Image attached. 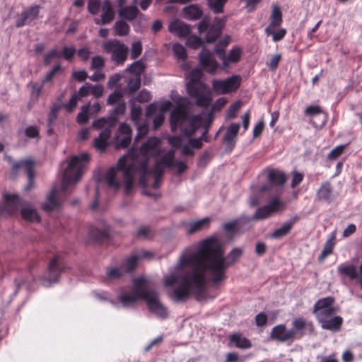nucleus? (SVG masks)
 <instances>
[{"label": "nucleus", "instance_id": "obj_1", "mask_svg": "<svg viewBox=\"0 0 362 362\" xmlns=\"http://www.w3.org/2000/svg\"><path fill=\"white\" fill-rule=\"evenodd\" d=\"M242 254V250L235 247L224 257L221 244L213 237L202 241L194 251L192 248L186 249L174 271L164 277L166 287L180 282V286L169 293L170 298L175 303H183L192 295L197 301L206 300L208 279L214 285L224 281L227 269Z\"/></svg>", "mask_w": 362, "mask_h": 362}, {"label": "nucleus", "instance_id": "obj_9", "mask_svg": "<svg viewBox=\"0 0 362 362\" xmlns=\"http://www.w3.org/2000/svg\"><path fill=\"white\" fill-rule=\"evenodd\" d=\"M144 300L150 313L160 319L167 317L168 309L160 302L159 293L156 290L146 287Z\"/></svg>", "mask_w": 362, "mask_h": 362}, {"label": "nucleus", "instance_id": "obj_58", "mask_svg": "<svg viewBox=\"0 0 362 362\" xmlns=\"http://www.w3.org/2000/svg\"><path fill=\"white\" fill-rule=\"evenodd\" d=\"M122 100V94L118 91H115L108 96L107 103L108 105H115Z\"/></svg>", "mask_w": 362, "mask_h": 362}, {"label": "nucleus", "instance_id": "obj_8", "mask_svg": "<svg viewBox=\"0 0 362 362\" xmlns=\"http://www.w3.org/2000/svg\"><path fill=\"white\" fill-rule=\"evenodd\" d=\"M216 24L210 25L207 17H204L198 25V31L202 35L206 32L205 40L214 42L220 36L226 23V17L216 18Z\"/></svg>", "mask_w": 362, "mask_h": 362}, {"label": "nucleus", "instance_id": "obj_60", "mask_svg": "<svg viewBox=\"0 0 362 362\" xmlns=\"http://www.w3.org/2000/svg\"><path fill=\"white\" fill-rule=\"evenodd\" d=\"M142 115V108L140 106H133L131 109V118L138 124Z\"/></svg>", "mask_w": 362, "mask_h": 362}, {"label": "nucleus", "instance_id": "obj_2", "mask_svg": "<svg viewBox=\"0 0 362 362\" xmlns=\"http://www.w3.org/2000/svg\"><path fill=\"white\" fill-rule=\"evenodd\" d=\"M148 158H143L141 160H133L127 164L125 157L120 158L115 167L110 168L105 174V180L110 187L117 190L121 183L117 180L122 177L126 193H129L133 187L134 177H139V184L143 187H147V175L150 173L148 168Z\"/></svg>", "mask_w": 362, "mask_h": 362}, {"label": "nucleus", "instance_id": "obj_6", "mask_svg": "<svg viewBox=\"0 0 362 362\" xmlns=\"http://www.w3.org/2000/svg\"><path fill=\"white\" fill-rule=\"evenodd\" d=\"M67 269L66 264L60 260L59 256H55L49 262L47 273L40 278L41 284L49 287L59 282L60 275Z\"/></svg>", "mask_w": 362, "mask_h": 362}, {"label": "nucleus", "instance_id": "obj_36", "mask_svg": "<svg viewBox=\"0 0 362 362\" xmlns=\"http://www.w3.org/2000/svg\"><path fill=\"white\" fill-rule=\"evenodd\" d=\"M90 235L94 240L98 242L106 240L110 237V228L107 226L103 229L98 228H92L90 231Z\"/></svg>", "mask_w": 362, "mask_h": 362}, {"label": "nucleus", "instance_id": "obj_24", "mask_svg": "<svg viewBox=\"0 0 362 362\" xmlns=\"http://www.w3.org/2000/svg\"><path fill=\"white\" fill-rule=\"evenodd\" d=\"M210 221V218L205 217L198 221H192L185 223V226L187 230V233L192 235L197 231L209 228Z\"/></svg>", "mask_w": 362, "mask_h": 362}, {"label": "nucleus", "instance_id": "obj_62", "mask_svg": "<svg viewBox=\"0 0 362 362\" xmlns=\"http://www.w3.org/2000/svg\"><path fill=\"white\" fill-rule=\"evenodd\" d=\"M127 85L130 92H136L139 89L141 86V78L136 77L135 78L129 79L127 83Z\"/></svg>", "mask_w": 362, "mask_h": 362}, {"label": "nucleus", "instance_id": "obj_37", "mask_svg": "<svg viewBox=\"0 0 362 362\" xmlns=\"http://www.w3.org/2000/svg\"><path fill=\"white\" fill-rule=\"evenodd\" d=\"M240 55H241L240 48L238 47H233L230 50L227 56H226V57L224 59V61L223 63V69H226L229 66L230 63L238 62L240 59Z\"/></svg>", "mask_w": 362, "mask_h": 362}, {"label": "nucleus", "instance_id": "obj_10", "mask_svg": "<svg viewBox=\"0 0 362 362\" xmlns=\"http://www.w3.org/2000/svg\"><path fill=\"white\" fill-rule=\"evenodd\" d=\"M104 50L111 54V59L117 64H123L126 61L128 53V47L117 40H108L103 43Z\"/></svg>", "mask_w": 362, "mask_h": 362}, {"label": "nucleus", "instance_id": "obj_13", "mask_svg": "<svg viewBox=\"0 0 362 362\" xmlns=\"http://www.w3.org/2000/svg\"><path fill=\"white\" fill-rule=\"evenodd\" d=\"M34 161L33 160H23L15 163L12 165V174L17 175L20 169H23L28 176V183L25 187V191L30 190L34 187L35 173H34Z\"/></svg>", "mask_w": 362, "mask_h": 362}, {"label": "nucleus", "instance_id": "obj_28", "mask_svg": "<svg viewBox=\"0 0 362 362\" xmlns=\"http://www.w3.org/2000/svg\"><path fill=\"white\" fill-rule=\"evenodd\" d=\"M337 272L341 276H347L351 279L358 277L357 268L353 264L342 263L337 266Z\"/></svg>", "mask_w": 362, "mask_h": 362}, {"label": "nucleus", "instance_id": "obj_16", "mask_svg": "<svg viewBox=\"0 0 362 362\" xmlns=\"http://www.w3.org/2000/svg\"><path fill=\"white\" fill-rule=\"evenodd\" d=\"M132 141V129L126 123H122L116 132L115 146L116 148H127Z\"/></svg>", "mask_w": 362, "mask_h": 362}, {"label": "nucleus", "instance_id": "obj_26", "mask_svg": "<svg viewBox=\"0 0 362 362\" xmlns=\"http://www.w3.org/2000/svg\"><path fill=\"white\" fill-rule=\"evenodd\" d=\"M282 23V13L280 8L277 6H274L272 8V11L270 16V23L265 28L264 32L267 35L272 33V28L280 26Z\"/></svg>", "mask_w": 362, "mask_h": 362}, {"label": "nucleus", "instance_id": "obj_57", "mask_svg": "<svg viewBox=\"0 0 362 362\" xmlns=\"http://www.w3.org/2000/svg\"><path fill=\"white\" fill-rule=\"evenodd\" d=\"M76 52V49L74 47L65 46L61 52L62 57H64L67 61H71Z\"/></svg>", "mask_w": 362, "mask_h": 362}, {"label": "nucleus", "instance_id": "obj_7", "mask_svg": "<svg viewBox=\"0 0 362 362\" xmlns=\"http://www.w3.org/2000/svg\"><path fill=\"white\" fill-rule=\"evenodd\" d=\"M146 280L144 278H136L133 281L132 288L129 293H124L118 297L123 307L134 305L137 300H144L146 289Z\"/></svg>", "mask_w": 362, "mask_h": 362}, {"label": "nucleus", "instance_id": "obj_54", "mask_svg": "<svg viewBox=\"0 0 362 362\" xmlns=\"http://www.w3.org/2000/svg\"><path fill=\"white\" fill-rule=\"evenodd\" d=\"M173 51L178 59H185L187 58L186 49L180 43L174 44L173 47Z\"/></svg>", "mask_w": 362, "mask_h": 362}, {"label": "nucleus", "instance_id": "obj_11", "mask_svg": "<svg viewBox=\"0 0 362 362\" xmlns=\"http://www.w3.org/2000/svg\"><path fill=\"white\" fill-rule=\"evenodd\" d=\"M241 83L240 75H232L226 79H214L212 81V89L217 94H228L236 91Z\"/></svg>", "mask_w": 362, "mask_h": 362}, {"label": "nucleus", "instance_id": "obj_15", "mask_svg": "<svg viewBox=\"0 0 362 362\" xmlns=\"http://www.w3.org/2000/svg\"><path fill=\"white\" fill-rule=\"evenodd\" d=\"M199 64L209 74L214 75L219 66L218 62L211 57V51L203 47L199 54Z\"/></svg>", "mask_w": 362, "mask_h": 362}, {"label": "nucleus", "instance_id": "obj_39", "mask_svg": "<svg viewBox=\"0 0 362 362\" xmlns=\"http://www.w3.org/2000/svg\"><path fill=\"white\" fill-rule=\"evenodd\" d=\"M305 114L310 116H319L322 117V126L325 125L327 122V115L322 111L319 105H310L305 108Z\"/></svg>", "mask_w": 362, "mask_h": 362}, {"label": "nucleus", "instance_id": "obj_56", "mask_svg": "<svg viewBox=\"0 0 362 362\" xmlns=\"http://www.w3.org/2000/svg\"><path fill=\"white\" fill-rule=\"evenodd\" d=\"M348 144H344V145H339V146H336L334 148H333L328 154L327 156V158L329 160H335L337 159L338 157H339L344 148H346V146H347Z\"/></svg>", "mask_w": 362, "mask_h": 362}, {"label": "nucleus", "instance_id": "obj_30", "mask_svg": "<svg viewBox=\"0 0 362 362\" xmlns=\"http://www.w3.org/2000/svg\"><path fill=\"white\" fill-rule=\"evenodd\" d=\"M271 337L281 342L291 339L289 332L286 330L284 325L275 326L271 332Z\"/></svg>", "mask_w": 362, "mask_h": 362}, {"label": "nucleus", "instance_id": "obj_21", "mask_svg": "<svg viewBox=\"0 0 362 362\" xmlns=\"http://www.w3.org/2000/svg\"><path fill=\"white\" fill-rule=\"evenodd\" d=\"M316 198L318 201L325 202L328 204L334 199L333 189L330 182H323L316 192Z\"/></svg>", "mask_w": 362, "mask_h": 362}, {"label": "nucleus", "instance_id": "obj_14", "mask_svg": "<svg viewBox=\"0 0 362 362\" xmlns=\"http://www.w3.org/2000/svg\"><path fill=\"white\" fill-rule=\"evenodd\" d=\"M316 318L323 329L334 332L339 331L343 323L341 317L333 314L318 313Z\"/></svg>", "mask_w": 362, "mask_h": 362}, {"label": "nucleus", "instance_id": "obj_40", "mask_svg": "<svg viewBox=\"0 0 362 362\" xmlns=\"http://www.w3.org/2000/svg\"><path fill=\"white\" fill-rule=\"evenodd\" d=\"M115 35L120 37L127 36L130 31L129 25L122 20L115 22L114 25Z\"/></svg>", "mask_w": 362, "mask_h": 362}, {"label": "nucleus", "instance_id": "obj_20", "mask_svg": "<svg viewBox=\"0 0 362 362\" xmlns=\"http://www.w3.org/2000/svg\"><path fill=\"white\" fill-rule=\"evenodd\" d=\"M101 11V19H95V23L96 24L105 25L110 23L113 21L115 16V12L114 11L112 3L110 2V0H105L103 1Z\"/></svg>", "mask_w": 362, "mask_h": 362}, {"label": "nucleus", "instance_id": "obj_29", "mask_svg": "<svg viewBox=\"0 0 362 362\" xmlns=\"http://www.w3.org/2000/svg\"><path fill=\"white\" fill-rule=\"evenodd\" d=\"M186 88L189 95L194 98L209 90L206 85L203 82L186 83Z\"/></svg>", "mask_w": 362, "mask_h": 362}, {"label": "nucleus", "instance_id": "obj_34", "mask_svg": "<svg viewBox=\"0 0 362 362\" xmlns=\"http://www.w3.org/2000/svg\"><path fill=\"white\" fill-rule=\"evenodd\" d=\"M139 12V11L136 6H127L119 9V15L125 20L132 22L136 19Z\"/></svg>", "mask_w": 362, "mask_h": 362}, {"label": "nucleus", "instance_id": "obj_31", "mask_svg": "<svg viewBox=\"0 0 362 362\" xmlns=\"http://www.w3.org/2000/svg\"><path fill=\"white\" fill-rule=\"evenodd\" d=\"M57 190L54 188L47 195V201L42 204V208L44 211H52L59 206V200L57 198Z\"/></svg>", "mask_w": 362, "mask_h": 362}, {"label": "nucleus", "instance_id": "obj_41", "mask_svg": "<svg viewBox=\"0 0 362 362\" xmlns=\"http://www.w3.org/2000/svg\"><path fill=\"white\" fill-rule=\"evenodd\" d=\"M195 105L199 107H209L212 101V97L210 90L206 91L200 96L195 98Z\"/></svg>", "mask_w": 362, "mask_h": 362}, {"label": "nucleus", "instance_id": "obj_42", "mask_svg": "<svg viewBox=\"0 0 362 362\" xmlns=\"http://www.w3.org/2000/svg\"><path fill=\"white\" fill-rule=\"evenodd\" d=\"M228 0H207V5L210 10L214 13H221L223 12V7Z\"/></svg>", "mask_w": 362, "mask_h": 362}, {"label": "nucleus", "instance_id": "obj_32", "mask_svg": "<svg viewBox=\"0 0 362 362\" xmlns=\"http://www.w3.org/2000/svg\"><path fill=\"white\" fill-rule=\"evenodd\" d=\"M267 178L272 185L283 186L286 182L285 174L275 169L269 170Z\"/></svg>", "mask_w": 362, "mask_h": 362}, {"label": "nucleus", "instance_id": "obj_49", "mask_svg": "<svg viewBox=\"0 0 362 362\" xmlns=\"http://www.w3.org/2000/svg\"><path fill=\"white\" fill-rule=\"evenodd\" d=\"M139 257L137 255H132L127 258L124 262V267L126 272H131L134 271L137 266Z\"/></svg>", "mask_w": 362, "mask_h": 362}, {"label": "nucleus", "instance_id": "obj_43", "mask_svg": "<svg viewBox=\"0 0 362 362\" xmlns=\"http://www.w3.org/2000/svg\"><path fill=\"white\" fill-rule=\"evenodd\" d=\"M145 68L144 63L141 60H138L130 64L126 69V71L134 74L136 77H140L141 74L144 71Z\"/></svg>", "mask_w": 362, "mask_h": 362}, {"label": "nucleus", "instance_id": "obj_64", "mask_svg": "<svg viewBox=\"0 0 362 362\" xmlns=\"http://www.w3.org/2000/svg\"><path fill=\"white\" fill-rule=\"evenodd\" d=\"M281 55L276 54L274 55L269 61L267 62V66L270 70H275L278 67L279 63L281 60Z\"/></svg>", "mask_w": 362, "mask_h": 362}, {"label": "nucleus", "instance_id": "obj_23", "mask_svg": "<svg viewBox=\"0 0 362 362\" xmlns=\"http://www.w3.org/2000/svg\"><path fill=\"white\" fill-rule=\"evenodd\" d=\"M298 219L299 217L298 216H295L288 221H285L279 228L273 231L271 237L272 238L278 239L285 236L290 232L293 225L298 221Z\"/></svg>", "mask_w": 362, "mask_h": 362}, {"label": "nucleus", "instance_id": "obj_4", "mask_svg": "<svg viewBox=\"0 0 362 362\" xmlns=\"http://www.w3.org/2000/svg\"><path fill=\"white\" fill-rule=\"evenodd\" d=\"M89 160V154L82 153L78 156H73L67 168H66L61 185V189L64 192H68L69 187L75 185L82 176V170L86 163Z\"/></svg>", "mask_w": 362, "mask_h": 362}, {"label": "nucleus", "instance_id": "obj_19", "mask_svg": "<svg viewBox=\"0 0 362 362\" xmlns=\"http://www.w3.org/2000/svg\"><path fill=\"white\" fill-rule=\"evenodd\" d=\"M4 206H0V213L6 211L9 214L17 211L18 207L21 205H24V202H22L19 196L16 194H5L4 196Z\"/></svg>", "mask_w": 362, "mask_h": 362}, {"label": "nucleus", "instance_id": "obj_61", "mask_svg": "<svg viewBox=\"0 0 362 362\" xmlns=\"http://www.w3.org/2000/svg\"><path fill=\"white\" fill-rule=\"evenodd\" d=\"M123 274V272L117 267L107 268L106 272L107 277L110 279H119Z\"/></svg>", "mask_w": 362, "mask_h": 362}, {"label": "nucleus", "instance_id": "obj_47", "mask_svg": "<svg viewBox=\"0 0 362 362\" xmlns=\"http://www.w3.org/2000/svg\"><path fill=\"white\" fill-rule=\"evenodd\" d=\"M90 115V103L83 105L81 112L77 115V122L80 124H85L88 122Z\"/></svg>", "mask_w": 362, "mask_h": 362}, {"label": "nucleus", "instance_id": "obj_38", "mask_svg": "<svg viewBox=\"0 0 362 362\" xmlns=\"http://www.w3.org/2000/svg\"><path fill=\"white\" fill-rule=\"evenodd\" d=\"M230 341L239 349H249L252 346L250 341L243 337L240 334H231Z\"/></svg>", "mask_w": 362, "mask_h": 362}, {"label": "nucleus", "instance_id": "obj_35", "mask_svg": "<svg viewBox=\"0 0 362 362\" xmlns=\"http://www.w3.org/2000/svg\"><path fill=\"white\" fill-rule=\"evenodd\" d=\"M21 214L22 218L27 221L38 223L40 221V217L37 211L27 206L21 209Z\"/></svg>", "mask_w": 362, "mask_h": 362}, {"label": "nucleus", "instance_id": "obj_22", "mask_svg": "<svg viewBox=\"0 0 362 362\" xmlns=\"http://www.w3.org/2000/svg\"><path fill=\"white\" fill-rule=\"evenodd\" d=\"M168 30L171 33H175L180 37H185L189 35L191 27L178 19H175L170 23Z\"/></svg>", "mask_w": 362, "mask_h": 362}, {"label": "nucleus", "instance_id": "obj_63", "mask_svg": "<svg viewBox=\"0 0 362 362\" xmlns=\"http://www.w3.org/2000/svg\"><path fill=\"white\" fill-rule=\"evenodd\" d=\"M142 52V45L139 41L133 42L132 46L131 57L132 59H136Z\"/></svg>", "mask_w": 362, "mask_h": 362}, {"label": "nucleus", "instance_id": "obj_25", "mask_svg": "<svg viewBox=\"0 0 362 362\" xmlns=\"http://www.w3.org/2000/svg\"><path fill=\"white\" fill-rule=\"evenodd\" d=\"M182 13L185 18L189 21L200 19L203 16V11L198 4H190L183 8Z\"/></svg>", "mask_w": 362, "mask_h": 362}, {"label": "nucleus", "instance_id": "obj_33", "mask_svg": "<svg viewBox=\"0 0 362 362\" xmlns=\"http://www.w3.org/2000/svg\"><path fill=\"white\" fill-rule=\"evenodd\" d=\"M307 323L303 318L299 317L296 318L292 322V327L288 329L291 339H293L294 336L299 334L300 337L304 334L303 330L305 329Z\"/></svg>", "mask_w": 362, "mask_h": 362}, {"label": "nucleus", "instance_id": "obj_55", "mask_svg": "<svg viewBox=\"0 0 362 362\" xmlns=\"http://www.w3.org/2000/svg\"><path fill=\"white\" fill-rule=\"evenodd\" d=\"M174 157V152L173 151H170L165 153L163 156L161 158V159L158 162L160 163L162 165L170 168L173 165Z\"/></svg>", "mask_w": 362, "mask_h": 362}, {"label": "nucleus", "instance_id": "obj_45", "mask_svg": "<svg viewBox=\"0 0 362 362\" xmlns=\"http://www.w3.org/2000/svg\"><path fill=\"white\" fill-rule=\"evenodd\" d=\"M227 100L224 98H218L214 103L212 105L211 107V110L208 114V118L209 123L213 119V114L217 112H219L226 104Z\"/></svg>", "mask_w": 362, "mask_h": 362}, {"label": "nucleus", "instance_id": "obj_44", "mask_svg": "<svg viewBox=\"0 0 362 362\" xmlns=\"http://www.w3.org/2000/svg\"><path fill=\"white\" fill-rule=\"evenodd\" d=\"M115 105L116 107L114 109L113 112L111 115H110L107 117H104V119L107 120L110 118L115 119L114 128L115 127L117 122V117L119 115L124 114L126 110V103L123 100Z\"/></svg>", "mask_w": 362, "mask_h": 362}, {"label": "nucleus", "instance_id": "obj_46", "mask_svg": "<svg viewBox=\"0 0 362 362\" xmlns=\"http://www.w3.org/2000/svg\"><path fill=\"white\" fill-rule=\"evenodd\" d=\"M160 139L158 137L152 136L148 139L141 146V151L148 153L150 150H153L160 144Z\"/></svg>", "mask_w": 362, "mask_h": 362}, {"label": "nucleus", "instance_id": "obj_53", "mask_svg": "<svg viewBox=\"0 0 362 362\" xmlns=\"http://www.w3.org/2000/svg\"><path fill=\"white\" fill-rule=\"evenodd\" d=\"M186 44L190 48L197 49L202 45L203 42L199 37L196 35H190L187 37Z\"/></svg>", "mask_w": 362, "mask_h": 362}, {"label": "nucleus", "instance_id": "obj_5", "mask_svg": "<svg viewBox=\"0 0 362 362\" xmlns=\"http://www.w3.org/2000/svg\"><path fill=\"white\" fill-rule=\"evenodd\" d=\"M115 119H105L104 117L95 119L92 123V127L96 129H101L99 136L94 140V147L103 152L105 151L109 145L110 139L114 128Z\"/></svg>", "mask_w": 362, "mask_h": 362}, {"label": "nucleus", "instance_id": "obj_12", "mask_svg": "<svg viewBox=\"0 0 362 362\" xmlns=\"http://www.w3.org/2000/svg\"><path fill=\"white\" fill-rule=\"evenodd\" d=\"M286 204L278 197L272 199L269 203L262 207L258 208L253 215V219L255 221L263 220L268 218L273 213L278 212L284 209Z\"/></svg>", "mask_w": 362, "mask_h": 362}, {"label": "nucleus", "instance_id": "obj_3", "mask_svg": "<svg viewBox=\"0 0 362 362\" xmlns=\"http://www.w3.org/2000/svg\"><path fill=\"white\" fill-rule=\"evenodd\" d=\"M170 121L172 132H175L179 129L187 136L193 135L200 124L199 117L189 115L181 107H176L171 112Z\"/></svg>", "mask_w": 362, "mask_h": 362}, {"label": "nucleus", "instance_id": "obj_51", "mask_svg": "<svg viewBox=\"0 0 362 362\" xmlns=\"http://www.w3.org/2000/svg\"><path fill=\"white\" fill-rule=\"evenodd\" d=\"M25 136L28 139H40V130L37 126L30 125L24 130Z\"/></svg>", "mask_w": 362, "mask_h": 362}, {"label": "nucleus", "instance_id": "obj_52", "mask_svg": "<svg viewBox=\"0 0 362 362\" xmlns=\"http://www.w3.org/2000/svg\"><path fill=\"white\" fill-rule=\"evenodd\" d=\"M333 250V243H332V240H329L327 241L325 243L320 256L318 257V262H322L324 259L329 255Z\"/></svg>", "mask_w": 362, "mask_h": 362}, {"label": "nucleus", "instance_id": "obj_48", "mask_svg": "<svg viewBox=\"0 0 362 362\" xmlns=\"http://www.w3.org/2000/svg\"><path fill=\"white\" fill-rule=\"evenodd\" d=\"M203 72L201 69L194 68L193 69L188 76V81L186 83H200L202 82L200 80L202 77Z\"/></svg>", "mask_w": 362, "mask_h": 362}, {"label": "nucleus", "instance_id": "obj_17", "mask_svg": "<svg viewBox=\"0 0 362 362\" xmlns=\"http://www.w3.org/2000/svg\"><path fill=\"white\" fill-rule=\"evenodd\" d=\"M40 13V6L33 5L28 9L24 10L21 17L16 21V28H21L25 25L30 24L37 18Z\"/></svg>", "mask_w": 362, "mask_h": 362}, {"label": "nucleus", "instance_id": "obj_50", "mask_svg": "<svg viewBox=\"0 0 362 362\" xmlns=\"http://www.w3.org/2000/svg\"><path fill=\"white\" fill-rule=\"evenodd\" d=\"M62 57V54L57 49V48H53L50 49L47 54L44 56V64L45 66H48L52 60L54 58L59 59Z\"/></svg>", "mask_w": 362, "mask_h": 362}, {"label": "nucleus", "instance_id": "obj_59", "mask_svg": "<svg viewBox=\"0 0 362 362\" xmlns=\"http://www.w3.org/2000/svg\"><path fill=\"white\" fill-rule=\"evenodd\" d=\"M100 8V0H89L88 3V10L92 15L98 13Z\"/></svg>", "mask_w": 362, "mask_h": 362}, {"label": "nucleus", "instance_id": "obj_18", "mask_svg": "<svg viewBox=\"0 0 362 362\" xmlns=\"http://www.w3.org/2000/svg\"><path fill=\"white\" fill-rule=\"evenodd\" d=\"M334 303V298L332 296H327L319 299L313 306V313L317 316L318 313L334 314L335 309L332 307Z\"/></svg>", "mask_w": 362, "mask_h": 362}, {"label": "nucleus", "instance_id": "obj_27", "mask_svg": "<svg viewBox=\"0 0 362 362\" xmlns=\"http://www.w3.org/2000/svg\"><path fill=\"white\" fill-rule=\"evenodd\" d=\"M240 124L237 123L230 124L223 136V141L226 143L227 147L230 150L234 146V139L238 134Z\"/></svg>", "mask_w": 362, "mask_h": 362}]
</instances>
